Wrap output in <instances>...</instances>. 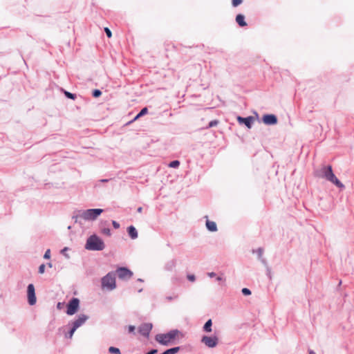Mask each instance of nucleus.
Wrapping results in <instances>:
<instances>
[{"label":"nucleus","instance_id":"7ed1b4c3","mask_svg":"<svg viewBox=\"0 0 354 354\" xmlns=\"http://www.w3.org/2000/svg\"><path fill=\"white\" fill-rule=\"evenodd\" d=\"M182 333L178 329H172L165 333H159L155 336V339L162 346H168L175 343L176 338Z\"/></svg>","mask_w":354,"mask_h":354},{"label":"nucleus","instance_id":"9b49d317","mask_svg":"<svg viewBox=\"0 0 354 354\" xmlns=\"http://www.w3.org/2000/svg\"><path fill=\"white\" fill-rule=\"evenodd\" d=\"M152 328L153 324L151 323H143L138 327V332L142 336L148 337Z\"/></svg>","mask_w":354,"mask_h":354},{"label":"nucleus","instance_id":"603ef678","mask_svg":"<svg viewBox=\"0 0 354 354\" xmlns=\"http://www.w3.org/2000/svg\"><path fill=\"white\" fill-rule=\"evenodd\" d=\"M205 218L207 219V216H205ZM206 222H208V220H206Z\"/></svg>","mask_w":354,"mask_h":354},{"label":"nucleus","instance_id":"6e6552de","mask_svg":"<svg viewBox=\"0 0 354 354\" xmlns=\"http://www.w3.org/2000/svg\"><path fill=\"white\" fill-rule=\"evenodd\" d=\"M27 299L30 306H33L37 302L35 286L29 283L27 286Z\"/></svg>","mask_w":354,"mask_h":354},{"label":"nucleus","instance_id":"5701e85b","mask_svg":"<svg viewBox=\"0 0 354 354\" xmlns=\"http://www.w3.org/2000/svg\"><path fill=\"white\" fill-rule=\"evenodd\" d=\"M70 250L68 247H64L63 249L61 250L60 253L65 257L67 259H70L69 254L67 253V252Z\"/></svg>","mask_w":354,"mask_h":354},{"label":"nucleus","instance_id":"f257e3e1","mask_svg":"<svg viewBox=\"0 0 354 354\" xmlns=\"http://www.w3.org/2000/svg\"><path fill=\"white\" fill-rule=\"evenodd\" d=\"M315 175L319 178L326 179L327 180L335 184L338 187H344V185L337 179V178L333 174L332 167L330 165L322 166L319 169L316 171Z\"/></svg>","mask_w":354,"mask_h":354},{"label":"nucleus","instance_id":"a878e982","mask_svg":"<svg viewBox=\"0 0 354 354\" xmlns=\"http://www.w3.org/2000/svg\"><path fill=\"white\" fill-rule=\"evenodd\" d=\"M241 293L244 296H249V295H250L252 294V291L249 288H243L241 290Z\"/></svg>","mask_w":354,"mask_h":354},{"label":"nucleus","instance_id":"0eeeda50","mask_svg":"<svg viewBox=\"0 0 354 354\" xmlns=\"http://www.w3.org/2000/svg\"><path fill=\"white\" fill-rule=\"evenodd\" d=\"M201 342L209 348H215L218 344V337L216 335H203Z\"/></svg>","mask_w":354,"mask_h":354},{"label":"nucleus","instance_id":"79ce46f5","mask_svg":"<svg viewBox=\"0 0 354 354\" xmlns=\"http://www.w3.org/2000/svg\"><path fill=\"white\" fill-rule=\"evenodd\" d=\"M207 275L211 278L216 277V274L214 272H208Z\"/></svg>","mask_w":354,"mask_h":354},{"label":"nucleus","instance_id":"9d476101","mask_svg":"<svg viewBox=\"0 0 354 354\" xmlns=\"http://www.w3.org/2000/svg\"><path fill=\"white\" fill-rule=\"evenodd\" d=\"M116 272L120 279H130L133 274V272L127 267H119Z\"/></svg>","mask_w":354,"mask_h":354},{"label":"nucleus","instance_id":"2f4dec72","mask_svg":"<svg viewBox=\"0 0 354 354\" xmlns=\"http://www.w3.org/2000/svg\"><path fill=\"white\" fill-rule=\"evenodd\" d=\"M243 0H232V4L234 7H237L242 3Z\"/></svg>","mask_w":354,"mask_h":354},{"label":"nucleus","instance_id":"393cba45","mask_svg":"<svg viewBox=\"0 0 354 354\" xmlns=\"http://www.w3.org/2000/svg\"><path fill=\"white\" fill-rule=\"evenodd\" d=\"M101 233L103 234H105L108 236H110L111 235V230L109 227H104L101 230Z\"/></svg>","mask_w":354,"mask_h":354},{"label":"nucleus","instance_id":"bb28decb","mask_svg":"<svg viewBox=\"0 0 354 354\" xmlns=\"http://www.w3.org/2000/svg\"><path fill=\"white\" fill-rule=\"evenodd\" d=\"M180 165L178 160H174L169 164V167L177 168Z\"/></svg>","mask_w":354,"mask_h":354},{"label":"nucleus","instance_id":"ddd939ff","mask_svg":"<svg viewBox=\"0 0 354 354\" xmlns=\"http://www.w3.org/2000/svg\"><path fill=\"white\" fill-rule=\"evenodd\" d=\"M237 120L241 124H244L248 129L252 127V123L254 121V118L252 116L248 118L237 117Z\"/></svg>","mask_w":354,"mask_h":354},{"label":"nucleus","instance_id":"8fccbe9b","mask_svg":"<svg viewBox=\"0 0 354 354\" xmlns=\"http://www.w3.org/2000/svg\"><path fill=\"white\" fill-rule=\"evenodd\" d=\"M138 212H142V207H139V208L138 209Z\"/></svg>","mask_w":354,"mask_h":354},{"label":"nucleus","instance_id":"2eb2a0df","mask_svg":"<svg viewBox=\"0 0 354 354\" xmlns=\"http://www.w3.org/2000/svg\"><path fill=\"white\" fill-rule=\"evenodd\" d=\"M66 327H68V331L65 332L64 330V337L66 339H71L73 336V334L75 332V330H77L76 328H75L73 326H66Z\"/></svg>","mask_w":354,"mask_h":354},{"label":"nucleus","instance_id":"473e14b6","mask_svg":"<svg viewBox=\"0 0 354 354\" xmlns=\"http://www.w3.org/2000/svg\"><path fill=\"white\" fill-rule=\"evenodd\" d=\"M102 95V92L100 90L95 89L93 92V96L94 97H98Z\"/></svg>","mask_w":354,"mask_h":354},{"label":"nucleus","instance_id":"a18cd8bd","mask_svg":"<svg viewBox=\"0 0 354 354\" xmlns=\"http://www.w3.org/2000/svg\"><path fill=\"white\" fill-rule=\"evenodd\" d=\"M216 122H211L210 124H209V126L210 127H212L213 125H214V124H216Z\"/></svg>","mask_w":354,"mask_h":354},{"label":"nucleus","instance_id":"f3484780","mask_svg":"<svg viewBox=\"0 0 354 354\" xmlns=\"http://www.w3.org/2000/svg\"><path fill=\"white\" fill-rule=\"evenodd\" d=\"M181 348H182L181 346L171 347V348H169L164 351L160 354H176L181 350Z\"/></svg>","mask_w":354,"mask_h":354},{"label":"nucleus","instance_id":"cd10ccee","mask_svg":"<svg viewBox=\"0 0 354 354\" xmlns=\"http://www.w3.org/2000/svg\"><path fill=\"white\" fill-rule=\"evenodd\" d=\"M46 266L44 263H41L38 268V272L39 274H44L45 272Z\"/></svg>","mask_w":354,"mask_h":354},{"label":"nucleus","instance_id":"7c9ffc66","mask_svg":"<svg viewBox=\"0 0 354 354\" xmlns=\"http://www.w3.org/2000/svg\"><path fill=\"white\" fill-rule=\"evenodd\" d=\"M136 327L133 325L128 326V333L135 335Z\"/></svg>","mask_w":354,"mask_h":354},{"label":"nucleus","instance_id":"39448f33","mask_svg":"<svg viewBox=\"0 0 354 354\" xmlns=\"http://www.w3.org/2000/svg\"><path fill=\"white\" fill-rule=\"evenodd\" d=\"M102 288L106 289L109 291L114 290L116 288L115 277L111 272L107 273L101 279Z\"/></svg>","mask_w":354,"mask_h":354},{"label":"nucleus","instance_id":"3c124183","mask_svg":"<svg viewBox=\"0 0 354 354\" xmlns=\"http://www.w3.org/2000/svg\"><path fill=\"white\" fill-rule=\"evenodd\" d=\"M142 291V288H140V290H138V292H141Z\"/></svg>","mask_w":354,"mask_h":354},{"label":"nucleus","instance_id":"c85d7f7f","mask_svg":"<svg viewBox=\"0 0 354 354\" xmlns=\"http://www.w3.org/2000/svg\"><path fill=\"white\" fill-rule=\"evenodd\" d=\"M187 279L191 282H194L196 281V277L194 274H188L187 275Z\"/></svg>","mask_w":354,"mask_h":354},{"label":"nucleus","instance_id":"f704fd0d","mask_svg":"<svg viewBox=\"0 0 354 354\" xmlns=\"http://www.w3.org/2000/svg\"><path fill=\"white\" fill-rule=\"evenodd\" d=\"M259 261H261V263L265 266V268H267L270 267V266H268V263L267 260H266L264 257H263L262 259H259Z\"/></svg>","mask_w":354,"mask_h":354},{"label":"nucleus","instance_id":"423d86ee","mask_svg":"<svg viewBox=\"0 0 354 354\" xmlns=\"http://www.w3.org/2000/svg\"><path fill=\"white\" fill-rule=\"evenodd\" d=\"M80 301L77 297H72L66 304V313L68 315H73L77 313L80 309Z\"/></svg>","mask_w":354,"mask_h":354},{"label":"nucleus","instance_id":"37998d69","mask_svg":"<svg viewBox=\"0 0 354 354\" xmlns=\"http://www.w3.org/2000/svg\"><path fill=\"white\" fill-rule=\"evenodd\" d=\"M223 280V278L220 276H216V281H221Z\"/></svg>","mask_w":354,"mask_h":354},{"label":"nucleus","instance_id":"a19ab883","mask_svg":"<svg viewBox=\"0 0 354 354\" xmlns=\"http://www.w3.org/2000/svg\"><path fill=\"white\" fill-rule=\"evenodd\" d=\"M177 298V296H174V297H172V296H167L166 297V299L168 300V301H171L174 299H176Z\"/></svg>","mask_w":354,"mask_h":354},{"label":"nucleus","instance_id":"aec40b11","mask_svg":"<svg viewBox=\"0 0 354 354\" xmlns=\"http://www.w3.org/2000/svg\"><path fill=\"white\" fill-rule=\"evenodd\" d=\"M206 228L209 232H216L217 231V225L216 223H205Z\"/></svg>","mask_w":354,"mask_h":354},{"label":"nucleus","instance_id":"72a5a7b5","mask_svg":"<svg viewBox=\"0 0 354 354\" xmlns=\"http://www.w3.org/2000/svg\"><path fill=\"white\" fill-rule=\"evenodd\" d=\"M50 258V250L48 249L44 254V259H49Z\"/></svg>","mask_w":354,"mask_h":354},{"label":"nucleus","instance_id":"a211bd4d","mask_svg":"<svg viewBox=\"0 0 354 354\" xmlns=\"http://www.w3.org/2000/svg\"><path fill=\"white\" fill-rule=\"evenodd\" d=\"M236 21L241 27L247 26V24L245 21V17L241 14H239L236 15Z\"/></svg>","mask_w":354,"mask_h":354},{"label":"nucleus","instance_id":"58836bf2","mask_svg":"<svg viewBox=\"0 0 354 354\" xmlns=\"http://www.w3.org/2000/svg\"><path fill=\"white\" fill-rule=\"evenodd\" d=\"M64 302H58V303L57 304V308L58 310H62V308H63V306H64Z\"/></svg>","mask_w":354,"mask_h":354},{"label":"nucleus","instance_id":"1a4fd4ad","mask_svg":"<svg viewBox=\"0 0 354 354\" xmlns=\"http://www.w3.org/2000/svg\"><path fill=\"white\" fill-rule=\"evenodd\" d=\"M88 316L84 314H80L77 315V318L75 320L70 321L68 323V326H72L75 328L77 329L80 326H82L86 320L88 319Z\"/></svg>","mask_w":354,"mask_h":354},{"label":"nucleus","instance_id":"6ab92c4d","mask_svg":"<svg viewBox=\"0 0 354 354\" xmlns=\"http://www.w3.org/2000/svg\"><path fill=\"white\" fill-rule=\"evenodd\" d=\"M176 261L175 259H172L165 264V269L167 271H171L176 267Z\"/></svg>","mask_w":354,"mask_h":354},{"label":"nucleus","instance_id":"b1692460","mask_svg":"<svg viewBox=\"0 0 354 354\" xmlns=\"http://www.w3.org/2000/svg\"><path fill=\"white\" fill-rule=\"evenodd\" d=\"M148 111V109L147 107H145L143 108L140 112L136 116V118H134V120H137L138 118H139L140 117L144 115L145 114H146Z\"/></svg>","mask_w":354,"mask_h":354},{"label":"nucleus","instance_id":"c9c22d12","mask_svg":"<svg viewBox=\"0 0 354 354\" xmlns=\"http://www.w3.org/2000/svg\"><path fill=\"white\" fill-rule=\"evenodd\" d=\"M266 275H267V277L270 279H272V274H271V268H270V267H268V268H266Z\"/></svg>","mask_w":354,"mask_h":354},{"label":"nucleus","instance_id":"412c9836","mask_svg":"<svg viewBox=\"0 0 354 354\" xmlns=\"http://www.w3.org/2000/svg\"><path fill=\"white\" fill-rule=\"evenodd\" d=\"M263 252H264L263 248H261V247H260V248H257V249H256V250L253 249V250H252V252L253 254L257 253L258 259H262V258L263 257Z\"/></svg>","mask_w":354,"mask_h":354},{"label":"nucleus","instance_id":"c756f323","mask_svg":"<svg viewBox=\"0 0 354 354\" xmlns=\"http://www.w3.org/2000/svg\"><path fill=\"white\" fill-rule=\"evenodd\" d=\"M64 94H65V95H66L67 97H68V98H70V99H72V100H75V97H76V96H75V94H73V93H70V92H68V91H64Z\"/></svg>","mask_w":354,"mask_h":354},{"label":"nucleus","instance_id":"f03ea898","mask_svg":"<svg viewBox=\"0 0 354 354\" xmlns=\"http://www.w3.org/2000/svg\"><path fill=\"white\" fill-rule=\"evenodd\" d=\"M105 247L103 239L95 233L88 236L84 245V248L88 251H102Z\"/></svg>","mask_w":354,"mask_h":354},{"label":"nucleus","instance_id":"f8f14e48","mask_svg":"<svg viewBox=\"0 0 354 354\" xmlns=\"http://www.w3.org/2000/svg\"><path fill=\"white\" fill-rule=\"evenodd\" d=\"M263 122L266 124H275L277 122V118L274 115L272 114L265 115L263 117Z\"/></svg>","mask_w":354,"mask_h":354},{"label":"nucleus","instance_id":"c03bdc74","mask_svg":"<svg viewBox=\"0 0 354 354\" xmlns=\"http://www.w3.org/2000/svg\"><path fill=\"white\" fill-rule=\"evenodd\" d=\"M308 354H316V353L311 349H308Z\"/></svg>","mask_w":354,"mask_h":354},{"label":"nucleus","instance_id":"4c0bfd02","mask_svg":"<svg viewBox=\"0 0 354 354\" xmlns=\"http://www.w3.org/2000/svg\"><path fill=\"white\" fill-rule=\"evenodd\" d=\"M157 353H158V349L151 348L148 352H147L145 354H156Z\"/></svg>","mask_w":354,"mask_h":354},{"label":"nucleus","instance_id":"4468645a","mask_svg":"<svg viewBox=\"0 0 354 354\" xmlns=\"http://www.w3.org/2000/svg\"><path fill=\"white\" fill-rule=\"evenodd\" d=\"M127 231L128 235L129 236V237L131 239H136L138 238V231L133 225H130V226L127 227Z\"/></svg>","mask_w":354,"mask_h":354},{"label":"nucleus","instance_id":"49530a36","mask_svg":"<svg viewBox=\"0 0 354 354\" xmlns=\"http://www.w3.org/2000/svg\"><path fill=\"white\" fill-rule=\"evenodd\" d=\"M137 281H139V282H143L144 281V280L142 279H140V278L138 279Z\"/></svg>","mask_w":354,"mask_h":354},{"label":"nucleus","instance_id":"4be33fe9","mask_svg":"<svg viewBox=\"0 0 354 354\" xmlns=\"http://www.w3.org/2000/svg\"><path fill=\"white\" fill-rule=\"evenodd\" d=\"M109 352L111 354H121L120 350L115 346H110L109 348Z\"/></svg>","mask_w":354,"mask_h":354},{"label":"nucleus","instance_id":"09e8293b","mask_svg":"<svg viewBox=\"0 0 354 354\" xmlns=\"http://www.w3.org/2000/svg\"><path fill=\"white\" fill-rule=\"evenodd\" d=\"M64 328H65V326H64V327H60L58 330H59V331H61L62 330H64Z\"/></svg>","mask_w":354,"mask_h":354},{"label":"nucleus","instance_id":"20e7f679","mask_svg":"<svg viewBox=\"0 0 354 354\" xmlns=\"http://www.w3.org/2000/svg\"><path fill=\"white\" fill-rule=\"evenodd\" d=\"M102 209H90L85 211H77L73 215V218L75 220L84 219V220H95L102 212Z\"/></svg>","mask_w":354,"mask_h":354},{"label":"nucleus","instance_id":"e433bc0d","mask_svg":"<svg viewBox=\"0 0 354 354\" xmlns=\"http://www.w3.org/2000/svg\"><path fill=\"white\" fill-rule=\"evenodd\" d=\"M104 31H105V32H106V34L107 37H108L109 38H111V36H112L111 31L108 28H104Z\"/></svg>","mask_w":354,"mask_h":354},{"label":"nucleus","instance_id":"ea45409f","mask_svg":"<svg viewBox=\"0 0 354 354\" xmlns=\"http://www.w3.org/2000/svg\"><path fill=\"white\" fill-rule=\"evenodd\" d=\"M112 225L115 229H118L120 227V223H112Z\"/></svg>","mask_w":354,"mask_h":354},{"label":"nucleus","instance_id":"dca6fc26","mask_svg":"<svg viewBox=\"0 0 354 354\" xmlns=\"http://www.w3.org/2000/svg\"><path fill=\"white\" fill-rule=\"evenodd\" d=\"M212 319H209L206 321L205 324L203 326V330L205 333H210L212 330Z\"/></svg>","mask_w":354,"mask_h":354},{"label":"nucleus","instance_id":"de8ad7c7","mask_svg":"<svg viewBox=\"0 0 354 354\" xmlns=\"http://www.w3.org/2000/svg\"><path fill=\"white\" fill-rule=\"evenodd\" d=\"M47 266H48L49 268H52V263H47Z\"/></svg>","mask_w":354,"mask_h":354}]
</instances>
